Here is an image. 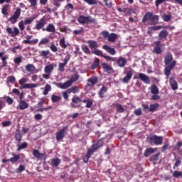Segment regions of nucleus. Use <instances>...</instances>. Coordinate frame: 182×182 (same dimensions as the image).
Returning <instances> with one entry per match:
<instances>
[{
	"label": "nucleus",
	"instance_id": "nucleus-40",
	"mask_svg": "<svg viewBox=\"0 0 182 182\" xmlns=\"http://www.w3.org/2000/svg\"><path fill=\"white\" fill-rule=\"evenodd\" d=\"M168 33L166 30L161 31L159 34V39H164V38H167Z\"/></svg>",
	"mask_w": 182,
	"mask_h": 182
},
{
	"label": "nucleus",
	"instance_id": "nucleus-19",
	"mask_svg": "<svg viewBox=\"0 0 182 182\" xmlns=\"http://www.w3.org/2000/svg\"><path fill=\"white\" fill-rule=\"evenodd\" d=\"M169 83L172 90H177V89H178V83L177 81H176V80H174V78L171 77L169 80Z\"/></svg>",
	"mask_w": 182,
	"mask_h": 182
},
{
	"label": "nucleus",
	"instance_id": "nucleus-52",
	"mask_svg": "<svg viewBox=\"0 0 182 182\" xmlns=\"http://www.w3.org/2000/svg\"><path fill=\"white\" fill-rule=\"evenodd\" d=\"M99 63H100V60L99 59H96L93 63L91 65V69H95L97 67L99 66Z\"/></svg>",
	"mask_w": 182,
	"mask_h": 182
},
{
	"label": "nucleus",
	"instance_id": "nucleus-2",
	"mask_svg": "<svg viewBox=\"0 0 182 182\" xmlns=\"http://www.w3.org/2000/svg\"><path fill=\"white\" fill-rule=\"evenodd\" d=\"M79 80V75L75 74L71 77V78L69 80H67L64 83H58V86L60 87V89H68V87H70L72 85H73L74 82H76Z\"/></svg>",
	"mask_w": 182,
	"mask_h": 182
},
{
	"label": "nucleus",
	"instance_id": "nucleus-53",
	"mask_svg": "<svg viewBox=\"0 0 182 182\" xmlns=\"http://www.w3.org/2000/svg\"><path fill=\"white\" fill-rule=\"evenodd\" d=\"M100 141H102V139H100L97 141V144L92 145L91 149L94 151V152L96 151V150H97V149H99V147H100V145H99Z\"/></svg>",
	"mask_w": 182,
	"mask_h": 182
},
{
	"label": "nucleus",
	"instance_id": "nucleus-45",
	"mask_svg": "<svg viewBox=\"0 0 182 182\" xmlns=\"http://www.w3.org/2000/svg\"><path fill=\"white\" fill-rule=\"evenodd\" d=\"M172 176L173 177H174V178H178L179 177H181L182 178V172L178 171H174Z\"/></svg>",
	"mask_w": 182,
	"mask_h": 182
},
{
	"label": "nucleus",
	"instance_id": "nucleus-5",
	"mask_svg": "<svg viewBox=\"0 0 182 182\" xmlns=\"http://www.w3.org/2000/svg\"><path fill=\"white\" fill-rule=\"evenodd\" d=\"M26 82H28V78L23 77L19 80L18 83L21 85V89H35L39 86L38 83L31 84L26 83Z\"/></svg>",
	"mask_w": 182,
	"mask_h": 182
},
{
	"label": "nucleus",
	"instance_id": "nucleus-54",
	"mask_svg": "<svg viewBox=\"0 0 182 182\" xmlns=\"http://www.w3.org/2000/svg\"><path fill=\"white\" fill-rule=\"evenodd\" d=\"M22 56H17L14 60V63H16V65H19V63H22Z\"/></svg>",
	"mask_w": 182,
	"mask_h": 182
},
{
	"label": "nucleus",
	"instance_id": "nucleus-6",
	"mask_svg": "<svg viewBox=\"0 0 182 182\" xmlns=\"http://www.w3.org/2000/svg\"><path fill=\"white\" fill-rule=\"evenodd\" d=\"M147 140L150 144H154L155 146H160L161 144H163V136L152 135L149 136Z\"/></svg>",
	"mask_w": 182,
	"mask_h": 182
},
{
	"label": "nucleus",
	"instance_id": "nucleus-29",
	"mask_svg": "<svg viewBox=\"0 0 182 182\" xmlns=\"http://www.w3.org/2000/svg\"><path fill=\"white\" fill-rule=\"evenodd\" d=\"M161 26H151L148 28L147 33L151 34L153 33L154 31H159V29H161Z\"/></svg>",
	"mask_w": 182,
	"mask_h": 182
},
{
	"label": "nucleus",
	"instance_id": "nucleus-60",
	"mask_svg": "<svg viewBox=\"0 0 182 182\" xmlns=\"http://www.w3.org/2000/svg\"><path fill=\"white\" fill-rule=\"evenodd\" d=\"M66 65L65 64H63V63H60L59 65H58V72H63L65 70V67Z\"/></svg>",
	"mask_w": 182,
	"mask_h": 182
},
{
	"label": "nucleus",
	"instance_id": "nucleus-26",
	"mask_svg": "<svg viewBox=\"0 0 182 182\" xmlns=\"http://www.w3.org/2000/svg\"><path fill=\"white\" fill-rule=\"evenodd\" d=\"M9 11V4H5L1 8V14L5 16H8V15H9V13L8 12Z\"/></svg>",
	"mask_w": 182,
	"mask_h": 182
},
{
	"label": "nucleus",
	"instance_id": "nucleus-48",
	"mask_svg": "<svg viewBox=\"0 0 182 182\" xmlns=\"http://www.w3.org/2000/svg\"><path fill=\"white\" fill-rule=\"evenodd\" d=\"M8 55H4L1 57V61H2V65L1 68H5L6 65H8V62H6V59H8Z\"/></svg>",
	"mask_w": 182,
	"mask_h": 182
},
{
	"label": "nucleus",
	"instance_id": "nucleus-31",
	"mask_svg": "<svg viewBox=\"0 0 182 182\" xmlns=\"http://www.w3.org/2000/svg\"><path fill=\"white\" fill-rule=\"evenodd\" d=\"M67 93L70 94V93H79V87L77 86H73L68 90H67Z\"/></svg>",
	"mask_w": 182,
	"mask_h": 182
},
{
	"label": "nucleus",
	"instance_id": "nucleus-42",
	"mask_svg": "<svg viewBox=\"0 0 182 182\" xmlns=\"http://www.w3.org/2000/svg\"><path fill=\"white\" fill-rule=\"evenodd\" d=\"M176 162L173 166V170H176V167H180L181 165V159L180 157L175 158Z\"/></svg>",
	"mask_w": 182,
	"mask_h": 182
},
{
	"label": "nucleus",
	"instance_id": "nucleus-63",
	"mask_svg": "<svg viewBox=\"0 0 182 182\" xmlns=\"http://www.w3.org/2000/svg\"><path fill=\"white\" fill-rule=\"evenodd\" d=\"M4 99H6V102L8 105H12L14 103V99L10 97H4Z\"/></svg>",
	"mask_w": 182,
	"mask_h": 182
},
{
	"label": "nucleus",
	"instance_id": "nucleus-36",
	"mask_svg": "<svg viewBox=\"0 0 182 182\" xmlns=\"http://www.w3.org/2000/svg\"><path fill=\"white\" fill-rule=\"evenodd\" d=\"M116 39H117V34L112 33H110L108 36V41L109 42H114V41H116Z\"/></svg>",
	"mask_w": 182,
	"mask_h": 182
},
{
	"label": "nucleus",
	"instance_id": "nucleus-11",
	"mask_svg": "<svg viewBox=\"0 0 182 182\" xmlns=\"http://www.w3.org/2000/svg\"><path fill=\"white\" fill-rule=\"evenodd\" d=\"M32 38H33V36L32 35H28L26 36V40H23V43H26V45H36L38 42H39V40L38 38H34L33 40Z\"/></svg>",
	"mask_w": 182,
	"mask_h": 182
},
{
	"label": "nucleus",
	"instance_id": "nucleus-44",
	"mask_svg": "<svg viewBox=\"0 0 182 182\" xmlns=\"http://www.w3.org/2000/svg\"><path fill=\"white\" fill-rule=\"evenodd\" d=\"M82 102L83 103H86L85 107H87V109H90L93 105V102L90 100H84Z\"/></svg>",
	"mask_w": 182,
	"mask_h": 182
},
{
	"label": "nucleus",
	"instance_id": "nucleus-33",
	"mask_svg": "<svg viewBox=\"0 0 182 182\" xmlns=\"http://www.w3.org/2000/svg\"><path fill=\"white\" fill-rule=\"evenodd\" d=\"M153 153H154V149L152 148H147L144 154L145 157H149V156H151V154H153Z\"/></svg>",
	"mask_w": 182,
	"mask_h": 182
},
{
	"label": "nucleus",
	"instance_id": "nucleus-8",
	"mask_svg": "<svg viewBox=\"0 0 182 182\" xmlns=\"http://www.w3.org/2000/svg\"><path fill=\"white\" fill-rule=\"evenodd\" d=\"M35 21V17H30L28 18L21 20L18 23V28L20 31H25V25H31Z\"/></svg>",
	"mask_w": 182,
	"mask_h": 182
},
{
	"label": "nucleus",
	"instance_id": "nucleus-50",
	"mask_svg": "<svg viewBox=\"0 0 182 182\" xmlns=\"http://www.w3.org/2000/svg\"><path fill=\"white\" fill-rule=\"evenodd\" d=\"M26 147H28V143L23 142L17 148V151H21V150H23V149H26Z\"/></svg>",
	"mask_w": 182,
	"mask_h": 182
},
{
	"label": "nucleus",
	"instance_id": "nucleus-14",
	"mask_svg": "<svg viewBox=\"0 0 182 182\" xmlns=\"http://www.w3.org/2000/svg\"><path fill=\"white\" fill-rule=\"evenodd\" d=\"M46 23H48L46 18H45V17L41 18L39 21H37L36 29H37V31H41Z\"/></svg>",
	"mask_w": 182,
	"mask_h": 182
},
{
	"label": "nucleus",
	"instance_id": "nucleus-59",
	"mask_svg": "<svg viewBox=\"0 0 182 182\" xmlns=\"http://www.w3.org/2000/svg\"><path fill=\"white\" fill-rule=\"evenodd\" d=\"M162 19H164L165 22H168V21L171 19V16L168 14H164L162 16Z\"/></svg>",
	"mask_w": 182,
	"mask_h": 182
},
{
	"label": "nucleus",
	"instance_id": "nucleus-41",
	"mask_svg": "<svg viewBox=\"0 0 182 182\" xmlns=\"http://www.w3.org/2000/svg\"><path fill=\"white\" fill-rule=\"evenodd\" d=\"M115 109L118 113H123V112H124V107H123V105L120 104L115 105Z\"/></svg>",
	"mask_w": 182,
	"mask_h": 182
},
{
	"label": "nucleus",
	"instance_id": "nucleus-23",
	"mask_svg": "<svg viewBox=\"0 0 182 182\" xmlns=\"http://www.w3.org/2000/svg\"><path fill=\"white\" fill-rule=\"evenodd\" d=\"M154 53H156V55H160L161 53V46H160V41L156 42V46L153 50Z\"/></svg>",
	"mask_w": 182,
	"mask_h": 182
},
{
	"label": "nucleus",
	"instance_id": "nucleus-17",
	"mask_svg": "<svg viewBox=\"0 0 182 182\" xmlns=\"http://www.w3.org/2000/svg\"><path fill=\"white\" fill-rule=\"evenodd\" d=\"M117 63L119 68H124L127 65V60L123 57H119L117 60Z\"/></svg>",
	"mask_w": 182,
	"mask_h": 182
},
{
	"label": "nucleus",
	"instance_id": "nucleus-47",
	"mask_svg": "<svg viewBox=\"0 0 182 182\" xmlns=\"http://www.w3.org/2000/svg\"><path fill=\"white\" fill-rule=\"evenodd\" d=\"M49 38H43L40 41L38 46H41V45H46V43H49Z\"/></svg>",
	"mask_w": 182,
	"mask_h": 182
},
{
	"label": "nucleus",
	"instance_id": "nucleus-18",
	"mask_svg": "<svg viewBox=\"0 0 182 182\" xmlns=\"http://www.w3.org/2000/svg\"><path fill=\"white\" fill-rule=\"evenodd\" d=\"M139 77L141 79L142 82H144L146 85H149L150 83V78L144 73L138 74Z\"/></svg>",
	"mask_w": 182,
	"mask_h": 182
},
{
	"label": "nucleus",
	"instance_id": "nucleus-38",
	"mask_svg": "<svg viewBox=\"0 0 182 182\" xmlns=\"http://www.w3.org/2000/svg\"><path fill=\"white\" fill-rule=\"evenodd\" d=\"M13 156L14 157L9 159L11 163H16V161H18L21 159V156L19 154H13Z\"/></svg>",
	"mask_w": 182,
	"mask_h": 182
},
{
	"label": "nucleus",
	"instance_id": "nucleus-24",
	"mask_svg": "<svg viewBox=\"0 0 182 182\" xmlns=\"http://www.w3.org/2000/svg\"><path fill=\"white\" fill-rule=\"evenodd\" d=\"M29 107V104L28 102H25V100H21L19 102L18 108L20 110H25Z\"/></svg>",
	"mask_w": 182,
	"mask_h": 182
},
{
	"label": "nucleus",
	"instance_id": "nucleus-55",
	"mask_svg": "<svg viewBox=\"0 0 182 182\" xmlns=\"http://www.w3.org/2000/svg\"><path fill=\"white\" fill-rule=\"evenodd\" d=\"M72 102H73V103L77 105V103H80V102H82V100L79 97H73L72 98Z\"/></svg>",
	"mask_w": 182,
	"mask_h": 182
},
{
	"label": "nucleus",
	"instance_id": "nucleus-30",
	"mask_svg": "<svg viewBox=\"0 0 182 182\" xmlns=\"http://www.w3.org/2000/svg\"><path fill=\"white\" fill-rule=\"evenodd\" d=\"M15 140L18 143H21L22 141V134L21 133V130L16 129V133L15 134Z\"/></svg>",
	"mask_w": 182,
	"mask_h": 182
},
{
	"label": "nucleus",
	"instance_id": "nucleus-43",
	"mask_svg": "<svg viewBox=\"0 0 182 182\" xmlns=\"http://www.w3.org/2000/svg\"><path fill=\"white\" fill-rule=\"evenodd\" d=\"M81 48L84 53H86L87 55H90V50L89 49V47H87L85 44H83Z\"/></svg>",
	"mask_w": 182,
	"mask_h": 182
},
{
	"label": "nucleus",
	"instance_id": "nucleus-28",
	"mask_svg": "<svg viewBox=\"0 0 182 182\" xmlns=\"http://www.w3.org/2000/svg\"><path fill=\"white\" fill-rule=\"evenodd\" d=\"M25 69L27 72H31L32 73L36 70V67H35L33 64H28L26 65Z\"/></svg>",
	"mask_w": 182,
	"mask_h": 182
},
{
	"label": "nucleus",
	"instance_id": "nucleus-20",
	"mask_svg": "<svg viewBox=\"0 0 182 182\" xmlns=\"http://www.w3.org/2000/svg\"><path fill=\"white\" fill-rule=\"evenodd\" d=\"M102 67L104 69V72H106L107 73H112V72H113V68L106 63H102Z\"/></svg>",
	"mask_w": 182,
	"mask_h": 182
},
{
	"label": "nucleus",
	"instance_id": "nucleus-32",
	"mask_svg": "<svg viewBox=\"0 0 182 182\" xmlns=\"http://www.w3.org/2000/svg\"><path fill=\"white\" fill-rule=\"evenodd\" d=\"M60 161L61 160L59 159V158H55L51 161V166H53V167H58V166L60 164Z\"/></svg>",
	"mask_w": 182,
	"mask_h": 182
},
{
	"label": "nucleus",
	"instance_id": "nucleus-7",
	"mask_svg": "<svg viewBox=\"0 0 182 182\" xmlns=\"http://www.w3.org/2000/svg\"><path fill=\"white\" fill-rule=\"evenodd\" d=\"M77 21L82 25H85V23H96V19L92 18L90 16H85L81 15L78 17Z\"/></svg>",
	"mask_w": 182,
	"mask_h": 182
},
{
	"label": "nucleus",
	"instance_id": "nucleus-64",
	"mask_svg": "<svg viewBox=\"0 0 182 182\" xmlns=\"http://www.w3.org/2000/svg\"><path fill=\"white\" fill-rule=\"evenodd\" d=\"M73 33L74 35H82L83 33V28H81L80 30H74Z\"/></svg>",
	"mask_w": 182,
	"mask_h": 182
},
{
	"label": "nucleus",
	"instance_id": "nucleus-4",
	"mask_svg": "<svg viewBox=\"0 0 182 182\" xmlns=\"http://www.w3.org/2000/svg\"><path fill=\"white\" fill-rule=\"evenodd\" d=\"M147 21H150L151 25H156L159 22V16L153 15V14L148 12L144 16L142 22H147Z\"/></svg>",
	"mask_w": 182,
	"mask_h": 182
},
{
	"label": "nucleus",
	"instance_id": "nucleus-37",
	"mask_svg": "<svg viewBox=\"0 0 182 182\" xmlns=\"http://www.w3.org/2000/svg\"><path fill=\"white\" fill-rule=\"evenodd\" d=\"M151 93H152V95H159V87H156V85H152L151 86Z\"/></svg>",
	"mask_w": 182,
	"mask_h": 182
},
{
	"label": "nucleus",
	"instance_id": "nucleus-27",
	"mask_svg": "<svg viewBox=\"0 0 182 182\" xmlns=\"http://www.w3.org/2000/svg\"><path fill=\"white\" fill-rule=\"evenodd\" d=\"M107 88L105 86L102 87V88L100 89L98 93L99 97H100V99H104L105 94L107 93Z\"/></svg>",
	"mask_w": 182,
	"mask_h": 182
},
{
	"label": "nucleus",
	"instance_id": "nucleus-39",
	"mask_svg": "<svg viewBox=\"0 0 182 182\" xmlns=\"http://www.w3.org/2000/svg\"><path fill=\"white\" fill-rule=\"evenodd\" d=\"M159 106L160 105H159L158 103L150 105L149 112H154V110H157Z\"/></svg>",
	"mask_w": 182,
	"mask_h": 182
},
{
	"label": "nucleus",
	"instance_id": "nucleus-15",
	"mask_svg": "<svg viewBox=\"0 0 182 182\" xmlns=\"http://www.w3.org/2000/svg\"><path fill=\"white\" fill-rule=\"evenodd\" d=\"M89 48H90L92 52V50H95V49H97L99 48V44H97V41H95L93 40H89L87 41Z\"/></svg>",
	"mask_w": 182,
	"mask_h": 182
},
{
	"label": "nucleus",
	"instance_id": "nucleus-61",
	"mask_svg": "<svg viewBox=\"0 0 182 182\" xmlns=\"http://www.w3.org/2000/svg\"><path fill=\"white\" fill-rule=\"evenodd\" d=\"M40 56H43V58H46V56H48L49 55L50 52L49 50H42L39 52Z\"/></svg>",
	"mask_w": 182,
	"mask_h": 182
},
{
	"label": "nucleus",
	"instance_id": "nucleus-16",
	"mask_svg": "<svg viewBox=\"0 0 182 182\" xmlns=\"http://www.w3.org/2000/svg\"><path fill=\"white\" fill-rule=\"evenodd\" d=\"M132 77H133V71L129 70L127 72L126 76L124 77V78L122 79V81L124 83H129Z\"/></svg>",
	"mask_w": 182,
	"mask_h": 182
},
{
	"label": "nucleus",
	"instance_id": "nucleus-9",
	"mask_svg": "<svg viewBox=\"0 0 182 182\" xmlns=\"http://www.w3.org/2000/svg\"><path fill=\"white\" fill-rule=\"evenodd\" d=\"M21 8H17L14 14L9 18V21L11 22V25H14V23L18 22V19H19V16H21Z\"/></svg>",
	"mask_w": 182,
	"mask_h": 182
},
{
	"label": "nucleus",
	"instance_id": "nucleus-3",
	"mask_svg": "<svg viewBox=\"0 0 182 182\" xmlns=\"http://www.w3.org/2000/svg\"><path fill=\"white\" fill-rule=\"evenodd\" d=\"M58 65L55 63H53L51 64H48L46 65L44 68V73L43 74V77L44 79H49L52 75V72L55 70V68H56Z\"/></svg>",
	"mask_w": 182,
	"mask_h": 182
},
{
	"label": "nucleus",
	"instance_id": "nucleus-56",
	"mask_svg": "<svg viewBox=\"0 0 182 182\" xmlns=\"http://www.w3.org/2000/svg\"><path fill=\"white\" fill-rule=\"evenodd\" d=\"M104 58L106 59V60H109V62H116V60H117V58L110 57L109 55H104Z\"/></svg>",
	"mask_w": 182,
	"mask_h": 182
},
{
	"label": "nucleus",
	"instance_id": "nucleus-46",
	"mask_svg": "<svg viewBox=\"0 0 182 182\" xmlns=\"http://www.w3.org/2000/svg\"><path fill=\"white\" fill-rule=\"evenodd\" d=\"M60 46L63 48V49H66V48H68L64 37L60 40Z\"/></svg>",
	"mask_w": 182,
	"mask_h": 182
},
{
	"label": "nucleus",
	"instance_id": "nucleus-62",
	"mask_svg": "<svg viewBox=\"0 0 182 182\" xmlns=\"http://www.w3.org/2000/svg\"><path fill=\"white\" fill-rule=\"evenodd\" d=\"M159 157H160V154H156L152 156L150 159L151 161H157L159 160Z\"/></svg>",
	"mask_w": 182,
	"mask_h": 182
},
{
	"label": "nucleus",
	"instance_id": "nucleus-49",
	"mask_svg": "<svg viewBox=\"0 0 182 182\" xmlns=\"http://www.w3.org/2000/svg\"><path fill=\"white\" fill-rule=\"evenodd\" d=\"M87 82H89L90 83H91L92 85H96V83H97V77H90L87 80Z\"/></svg>",
	"mask_w": 182,
	"mask_h": 182
},
{
	"label": "nucleus",
	"instance_id": "nucleus-51",
	"mask_svg": "<svg viewBox=\"0 0 182 182\" xmlns=\"http://www.w3.org/2000/svg\"><path fill=\"white\" fill-rule=\"evenodd\" d=\"M92 53H94V55H97V56H102L103 58H105V55H103L102 50H98L97 48L92 50Z\"/></svg>",
	"mask_w": 182,
	"mask_h": 182
},
{
	"label": "nucleus",
	"instance_id": "nucleus-12",
	"mask_svg": "<svg viewBox=\"0 0 182 182\" xmlns=\"http://www.w3.org/2000/svg\"><path fill=\"white\" fill-rule=\"evenodd\" d=\"M33 156L38 160H46V153H41L38 149L33 151Z\"/></svg>",
	"mask_w": 182,
	"mask_h": 182
},
{
	"label": "nucleus",
	"instance_id": "nucleus-58",
	"mask_svg": "<svg viewBox=\"0 0 182 182\" xmlns=\"http://www.w3.org/2000/svg\"><path fill=\"white\" fill-rule=\"evenodd\" d=\"M84 2L88 4V5H97V0H84Z\"/></svg>",
	"mask_w": 182,
	"mask_h": 182
},
{
	"label": "nucleus",
	"instance_id": "nucleus-25",
	"mask_svg": "<svg viewBox=\"0 0 182 182\" xmlns=\"http://www.w3.org/2000/svg\"><path fill=\"white\" fill-rule=\"evenodd\" d=\"M60 100H62V97L60 95H56L55 94L51 95L52 103H58V102H60Z\"/></svg>",
	"mask_w": 182,
	"mask_h": 182
},
{
	"label": "nucleus",
	"instance_id": "nucleus-35",
	"mask_svg": "<svg viewBox=\"0 0 182 182\" xmlns=\"http://www.w3.org/2000/svg\"><path fill=\"white\" fill-rule=\"evenodd\" d=\"M30 4V8L31 9H36V6H38V0H27Z\"/></svg>",
	"mask_w": 182,
	"mask_h": 182
},
{
	"label": "nucleus",
	"instance_id": "nucleus-21",
	"mask_svg": "<svg viewBox=\"0 0 182 182\" xmlns=\"http://www.w3.org/2000/svg\"><path fill=\"white\" fill-rule=\"evenodd\" d=\"M43 31H46V32L55 33V32H56V28H55V26L53 24L49 23L46 28H43Z\"/></svg>",
	"mask_w": 182,
	"mask_h": 182
},
{
	"label": "nucleus",
	"instance_id": "nucleus-22",
	"mask_svg": "<svg viewBox=\"0 0 182 182\" xmlns=\"http://www.w3.org/2000/svg\"><path fill=\"white\" fill-rule=\"evenodd\" d=\"M102 48L105 49V50H106V52L109 53V55H114L116 53V50H114V48H111L110 46H109L107 45H104L102 46Z\"/></svg>",
	"mask_w": 182,
	"mask_h": 182
},
{
	"label": "nucleus",
	"instance_id": "nucleus-34",
	"mask_svg": "<svg viewBox=\"0 0 182 182\" xmlns=\"http://www.w3.org/2000/svg\"><path fill=\"white\" fill-rule=\"evenodd\" d=\"M50 90H52V86H50V85H49V84H46L45 85L44 91L43 92V95L46 96V95H48V93H49V92H50Z\"/></svg>",
	"mask_w": 182,
	"mask_h": 182
},
{
	"label": "nucleus",
	"instance_id": "nucleus-10",
	"mask_svg": "<svg viewBox=\"0 0 182 182\" xmlns=\"http://www.w3.org/2000/svg\"><path fill=\"white\" fill-rule=\"evenodd\" d=\"M69 129V126L66 125L64 126L60 131L57 132L55 134V139L57 141H60V140H62L63 137H65V134L66 133V130Z\"/></svg>",
	"mask_w": 182,
	"mask_h": 182
},
{
	"label": "nucleus",
	"instance_id": "nucleus-57",
	"mask_svg": "<svg viewBox=\"0 0 182 182\" xmlns=\"http://www.w3.org/2000/svg\"><path fill=\"white\" fill-rule=\"evenodd\" d=\"M7 82H9V83H15V82H16V78H15L14 76H9L7 77Z\"/></svg>",
	"mask_w": 182,
	"mask_h": 182
},
{
	"label": "nucleus",
	"instance_id": "nucleus-13",
	"mask_svg": "<svg viewBox=\"0 0 182 182\" xmlns=\"http://www.w3.org/2000/svg\"><path fill=\"white\" fill-rule=\"evenodd\" d=\"M6 31L11 36V38H15V36L19 35V29L17 27H14V30H12V28L11 27H7Z\"/></svg>",
	"mask_w": 182,
	"mask_h": 182
},
{
	"label": "nucleus",
	"instance_id": "nucleus-1",
	"mask_svg": "<svg viewBox=\"0 0 182 182\" xmlns=\"http://www.w3.org/2000/svg\"><path fill=\"white\" fill-rule=\"evenodd\" d=\"M164 63L166 65L165 68V75L166 76H170L171 70L174 66H176V63H177V62L176 60H173V55L171 53H168L165 56Z\"/></svg>",
	"mask_w": 182,
	"mask_h": 182
}]
</instances>
